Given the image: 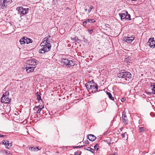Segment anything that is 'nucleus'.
I'll list each match as a JSON object with an SVG mask.
<instances>
[{
    "label": "nucleus",
    "mask_w": 155,
    "mask_h": 155,
    "mask_svg": "<svg viewBox=\"0 0 155 155\" xmlns=\"http://www.w3.org/2000/svg\"><path fill=\"white\" fill-rule=\"evenodd\" d=\"M127 135V134L126 132H125V133H124L123 134H122L121 136L123 138H124L125 137L126 135Z\"/></svg>",
    "instance_id": "nucleus-28"
},
{
    "label": "nucleus",
    "mask_w": 155,
    "mask_h": 155,
    "mask_svg": "<svg viewBox=\"0 0 155 155\" xmlns=\"http://www.w3.org/2000/svg\"><path fill=\"white\" fill-rule=\"evenodd\" d=\"M85 86L87 90L93 93L97 91L98 85L97 84L94 82L91 84H90V83L88 84H86Z\"/></svg>",
    "instance_id": "nucleus-1"
},
{
    "label": "nucleus",
    "mask_w": 155,
    "mask_h": 155,
    "mask_svg": "<svg viewBox=\"0 0 155 155\" xmlns=\"http://www.w3.org/2000/svg\"><path fill=\"white\" fill-rule=\"evenodd\" d=\"M106 25V26L107 27H108V26H109V25L108 24H106L105 25Z\"/></svg>",
    "instance_id": "nucleus-40"
},
{
    "label": "nucleus",
    "mask_w": 155,
    "mask_h": 155,
    "mask_svg": "<svg viewBox=\"0 0 155 155\" xmlns=\"http://www.w3.org/2000/svg\"><path fill=\"white\" fill-rule=\"evenodd\" d=\"M88 138L90 141H93L96 140V137L92 134H89L88 136Z\"/></svg>",
    "instance_id": "nucleus-16"
},
{
    "label": "nucleus",
    "mask_w": 155,
    "mask_h": 155,
    "mask_svg": "<svg viewBox=\"0 0 155 155\" xmlns=\"http://www.w3.org/2000/svg\"><path fill=\"white\" fill-rule=\"evenodd\" d=\"M94 7L93 6L91 5L88 10V12L90 13L91 11V9H94Z\"/></svg>",
    "instance_id": "nucleus-27"
},
{
    "label": "nucleus",
    "mask_w": 155,
    "mask_h": 155,
    "mask_svg": "<svg viewBox=\"0 0 155 155\" xmlns=\"http://www.w3.org/2000/svg\"><path fill=\"white\" fill-rule=\"evenodd\" d=\"M147 45H149L150 48H154L155 47V41L154 38H150L149 39Z\"/></svg>",
    "instance_id": "nucleus-9"
},
{
    "label": "nucleus",
    "mask_w": 155,
    "mask_h": 155,
    "mask_svg": "<svg viewBox=\"0 0 155 155\" xmlns=\"http://www.w3.org/2000/svg\"><path fill=\"white\" fill-rule=\"evenodd\" d=\"M29 150H30L31 151H35L36 150V148L33 147H29Z\"/></svg>",
    "instance_id": "nucleus-26"
},
{
    "label": "nucleus",
    "mask_w": 155,
    "mask_h": 155,
    "mask_svg": "<svg viewBox=\"0 0 155 155\" xmlns=\"http://www.w3.org/2000/svg\"><path fill=\"white\" fill-rule=\"evenodd\" d=\"M87 9H85V11H87Z\"/></svg>",
    "instance_id": "nucleus-44"
},
{
    "label": "nucleus",
    "mask_w": 155,
    "mask_h": 155,
    "mask_svg": "<svg viewBox=\"0 0 155 155\" xmlns=\"http://www.w3.org/2000/svg\"><path fill=\"white\" fill-rule=\"evenodd\" d=\"M98 145L97 144H96L94 146V148L95 149H96L97 150H98Z\"/></svg>",
    "instance_id": "nucleus-30"
},
{
    "label": "nucleus",
    "mask_w": 155,
    "mask_h": 155,
    "mask_svg": "<svg viewBox=\"0 0 155 155\" xmlns=\"http://www.w3.org/2000/svg\"><path fill=\"white\" fill-rule=\"evenodd\" d=\"M35 67L30 66V65H28L26 68V71L28 73L33 72Z\"/></svg>",
    "instance_id": "nucleus-12"
},
{
    "label": "nucleus",
    "mask_w": 155,
    "mask_h": 155,
    "mask_svg": "<svg viewBox=\"0 0 155 155\" xmlns=\"http://www.w3.org/2000/svg\"><path fill=\"white\" fill-rule=\"evenodd\" d=\"M38 61L35 59L29 60L27 61V63L28 64V65H30V66L35 65L38 64Z\"/></svg>",
    "instance_id": "nucleus-10"
},
{
    "label": "nucleus",
    "mask_w": 155,
    "mask_h": 155,
    "mask_svg": "<svg viewBox=\"0 0 155 155\" xmlns=\"http://www.w3.org/2000/svg\"><path fill=\"white\" fill-rule=\"evenodd\" d=\"M139 130L140 133L146 130L145 128L144 127H139Z\"/></svg>",
    "instance_id": "nucleus-21"
},
{
    "label": "nucleus",
    "mask_w": 155,
    "mask_h": 155,
    "mask_svg": "<svg viewBox=\"0 0 155 155\" xmlns=\"http://www.w3.org/2000/svg\"><path fill=\"white\" fill-rule=\"evenodd\" d=\"M9 141H8L7 140L5 141V140H3V144H4L5 145H7V143H9Z\"/></svg>",
    "instance_id": "nucleus-29"
},
{
    "label": "nucleus",
    "mask_w": 155,
    "mask_h": 155,
    "mask_svg": "<svg viewBox=\"0 0 155 155\" xmlns=\"http://www.w3.org/2000/svg\"><path fill=\"white\" fill-rule=\"evenodd\" d=\"M18 13L20 15H24L26 14L28 11L29 9L24 8L22 7H19L17 8Z\"/></svg>",
    "instance_id": "nucleus-7"
},
{
    "label": "nucleus",
    "mask_w": 155,
    "mask_h": 155,
    "mask_svg": "<svg viewBox=\"0 0 155 155\" xmlns=\"http://www.w3.org/2000/svg\"><path fill=\"white\" fill-rule=\"evenodd\" d=\"M105 104V105H106V103H105V104Z\"/></svg>",
    "instance_id": "nucleus-47"
},
{
    "label": "nucleus",
    "mask_w": 155,
    "mask_h": 155,
    "mask_svg": "<svg viewBox=\"0 0 155 155\" xmlns=\"http://www.w3.org/2000/svg\"><path fill=\"white\" fill-rule=\"evenodd\" d=\"M125 100V99L124 98H122L121 99V101L122 102H124Z\"/></svg>",
    "instance_id": "nucleus-36"
},
{
    "label": "nucleus",
    "mask_w": 155,
    "mask_h": 155,
    "mask_svg": "<svg viewBox=\"0 0 155 155\" xmlns=\"http://www.w3.org/2000/svg\"><path fill=\"white\" fill-rule=\"evenodd\" d=\"M36 150H37V151L39 150L38 148V147H36Z\"/></svg>",
    "instance_id": "nucleus-39"
},
{
    "label": "nucleus",
    "mask_w": 155,
    "mask_h": 155,
    "mask_svg": "<svg viewBox=\"0 0 155 155\" xmlns=\"http://www.w3.org/2000/svg\"><path fill=\"white\" fill-rule=\"evenodd\" d=\"M49 38L51 37V36H50V35H49Z\"/></svg>",
    "instance_id": "nucleus-45"
},
{
    "label": "nucleus",
    "mask_w": 155,
    "mask_h": 155,
    "mask_svg": "<svg viewBox=\"0 0 155 155\" xmlns=\"http://www.w3.org/2000/svg\"><path fill=\"white\" fill-rule=\"evenodd\" d=\"M87 20V22H92L93 23H94L95 22V21L94 19H88L87 20Z\"/></svg>",
    "instance_id": "nucleus-23"
},
{
    "label": "nucleus",
    "mask_w": 155,
    "mask_h": 155,
    "mask_svg": "<svg viewBox=\"0 0 155 155\" xmlns=\"http://www.w3.org/2000/svg\"><path fill=\"white\" fill-rule=\"evenodd\" d=\"M3 96L1 98V101L2 103L5 104H9L11 101V99L9 98V93L8 91L3 92Z\"/></svg>",
    "instance_id": "nucleus-3"
},
{
    "label": "nucleus",
    "mask_w": 155,
    "mask_h": 155,
    "mask_svg": "<svg viewBox=\"0 0 155 155\" xmlns=\"http://www.w3.org/2000/svg\"><path fill=\"white\" fill-rule=\"evenodd\" d=\"M117 154L116 153H115L114 154H113L112 155H117Z\"/></svg>",
    "instance_id": "nucleus-42"
},
{
    "label": "nucleus",
    "mask_w": 155,
    "mask_h": 155,
    "mask_svg": "<svg viewBox=\"0 0 155 155\" xmlns=\"http://www.w3.org/2000/svg\"><path fill=\"white\" fill-rule=\"evenodd\" d=\"M88 149H86L87 150L91 151L92 153H94V150L93 149L91 148V147H88Z\"/></svg>",
    "instance_id": "nucleus-25"
},
{
    "label": "nucleus",
    "mask_w": 155,
    "mask_h": 155,
    "mask_svg": "<svg viewBox=\"0 0 155 155\" xmlns=\"http://www.w3.org/2000/svg\"><path fill=\"white\" fill-rule=\"evenodd\" d=\"M87 20H86V21H84L83 22V25L84 26H86V24H87Z\"/></svg>",
    "instance_id": "nucleus-35"
},
{
    "label": "nucleus",
    "mask_w": 155,
    "mask_h": 155,
    "mask_svg": "<svg viewBox=\"0 0 155 155\" xmlns=\"http://www.w3.org/2000/svg\"><path fill=\"white\" fill-rule=\"evenodd\" d=\"M42 47L41 49L39 50V52L40 53L43 54L45 52L49 51L51 49V45L50 44H47V45H43L41 46Z\"/></svg>",
    "instance_id": "nucleus-5"
},
{
    "label": "nucleus",
    "mask_w": 155,
    "mask_h": 155,
    "mask_svg": "<svg viewBox=\"0 0 155 155\" xmlns=\"http://www.w3.org/2000/svg\"><path fill=\"white\" fill-rule=\"evenodd\" d=\"M44 108V105L43 104V106L42 107H41L40 105H39L38 106H35L33 109L35 113L40 114L42 110Z\"/></svg>",
    "instance_id": "nucleus-8"
},
{
    "label": "nucleus",
    "mask_w": 155,
    "mask_h": 155,
    "mask_svg": "<svg viewBox=\"0 0 155 155\" xmlns=\"http://www.w3.org/2000/svg\"><path fill=\"white\" fill-rule=\"evenodd\" d=\"M37 94V99L38 101V102L40 103H41V102L43 103L42 100L41 98V97L40 96V95H41V94L40 93H38L37 92L36 93Z\"/></svg>",
    "instance_id": "nucleus-17"
},
{
    "label": "nucleus",
    "mask_w": 155,
    "mask_h": 155,
    "mask_svg": "<svg viewBox=\"0 0 155 155\" xmlns=\"http://www.w3.org/2000/svg\"><path fill=\"white\" fill-rule=\"evenodd\" d=\"M5 135H3L0 134V137H5Z\"/></svg>",
    "instance_id": "nucleus-37"
},
{
    "label": "nucleus",
    "mask_w": 155,
    "mask_h": 155,
    "mask_svg": "<svg viewBox=\"0 0 155 155\" xmlns=\"http://www.w3.org/2000/svg\"><path fill=\"white\" fill-rule=\"evenodd\" d=\"M25 38L26 39L25 41H26V43L27 44L32 43L31 40V39L28 38L26 37H25Z\"/></svg>",
    "instance_id": "nucleus-20"
},
{
    "label": "nucleus",
    "mask_w": 155,
    "mask_h": 155,
    "mask_svg": "<svg viewBox=\"0 0 155 155\" xmlns=\"http://www.w3.org/2000/svg\"><path fill=\"white\" fill-rule=\"evenodd\" d=\"M78 146H73V148L74 149V148H77L78 147Z\"/></svg>",
    "instance_id": "nucleus-38"
},
{
    "label": "nucleus",
    "mask_w": 155,
    "mask_h": 155,
    "mask_svg": "<svg viewBox=\"0 0 155 155\" xmlns=\"http://www.w3.org/2000/svg\"><path fill=\"white\" fill-rule=\"evenodd\" d=\"M60 62L61 64L66 66L67 67L70 68L74 65V62L71 60H69L68 59L61 58Z\"/></svg>",
    "instance_id": "nucleus-2"
},
{
    "label": "nucleus",
    "mask_w": 155,
    "mask_h": 155,
    "mask_svg": "<svg viewBox=\"0 0 155 155\" xmlns=\"http://www.w3.org/2000/svg\"><path fill=\"white\" fill-rule=\"evenodd\" d=\"M151 87H152V91L153 94H155V87L154 85H151Z\"/></svg>",
    "instance_id": "nucleus-22"
},
{
    "label": "nucleus",
    "mask_w": 155,
    "mask_h": 155,
    "mask_svg": "<svg viewBox=\"0 0 155 155\" xmlns=\"http://www.w3.org/2000/svg\"><path fill=\"white\" fill-rule=\"evenodd\" d=\"M124 72H121L117 74V77L119 78H125L126 80H127V78H130L131 75V74L127 71H124Z\"/></svg>",
    "instance_id": "nucleus-4"
},
{
    "label": "nucleus",
    "mask_w": 155,
    "mask_h": 155,
    "mask_svg": "<svg viewBox=\"0 0 155 155\" xmlns=\"http://www.w3.org/2000/svg\"><path fill=\"white\" fill-rule=\"evenodd\" d=\"M50 41V40L48 39V37H45L44 39V41L40 44V46L43 45L44 44L47 45V44H50L49 43Z\"/></svg>",
    "instance_id": "nucleus-13"
},
{
    "label": "nucleus",
    "mask_w": 155,
    "mask_h": 155,
    "mask_svg": "<svg viewBox=\"0 0 155 155\" xmlns=\"http://www.w3.org/2000/svg\"><path fill=\"white\" fill-rule=\"evenodd\" d=\"M89 33L91 34L93 32V30L92 29H91V30H88Z\"/></svg>",
    "instance_id": "nucleus-32"
},
{
    "label": "nucleus",
    "mask_w": 155,
    "mask_h": 155,
    "mask_svg": "<svg viewBox=\"0 0 155 155\" xmlns=\"http://www.w3.org/2000/svg\"><path fill=\"white\" fill-rule=\"evenodd\" d=\"M126 61H127V62H130V61H128V60H125Z\"/></svg>",
    "instance_id": "nucleus-41"
},
{
    "label": "nucleus",
    "mask_w": 155,
    "mask_h": 155,
    "mask_svg": "<svg viewBox=\"0 0 155 155\" xmlns=\"http://www.w3.org/2000/svg\"><path fill=\"white\" fill-rule=\"evenodd\" d=\"M42 106H43V105H42L41 104V105H40L41 107H42Z\"/></svg>",
    "instance_id": "nucleus-43"
},
{
    "label": "nucleus",
    "mask_w": 155,
    "mask_h": 155,
    "mask_svg": "<svg viewBox=\"0 0 155 155\" xmlns=\"http://www.w3.org/2000/svg\"><path fill=\"white\" fill-rule=\"evenodd\" d=\"M8 146L11 147L12 146V144L9 143H7Z\"/></svg>",
    "instance_id": "nucleus-34"
},
{
    "label": "nucleus",
    "mask_w": 155,
    "mask_h": 155,
    "mask_svg": "<svg viewBox=\"0 0 155 155\" xmlns=\"http://www.w3.org/2000/svg\"><path fill=\"white\" fill-rule=\"evenodd\" d=\"M26 39L25 38V37L23 38H22L19 41L21 44H24L26 43V41H25Z\"/></svg>",
    "instance_id": "nucleus-19"
},
{
    "label": "nucleus",
    "mask_w": 155,
    "mask_h": 155,
    "mask_svg": "<svg viewBox=\"0 0 155 155\" xmlns=\"http://www.w3.org/2000/svg\"><path fill=\"white\" fill-rule=\"evenodd\" d=\"M57 132H58V133H59V131H58V130H57Z\"/></svg>",
    "instance_id": "nucleus-46"
},
{
    "label": "nucleus",
    "mask_w": 155,
    "mask_h": 155,
    "mask_svg": "<svg viewBox=\"0 0 155 155\" xmlns=\"http://www.w3.org/2000/svg\"><path fill=\"white\" fill-rule=\"evenodd\" d=\"M123 121L124 124H128V121L127 119V117L126 114V113L124 112H123L122 114Z\"/></svg>",
    "instance_id": "nucleus-14"
},
{
    "label": "nucleus",
    "mask_w": 155,
    "mask_h": 155,
    "mask_svg": "<svg viewBox=\"0 0 155 155\" xmlns=\"http://www.w3.org/2000/svg\"><path fill=\"white\" fill-rule=\"evenodd\" d=\"M11 0H0V8L3 9L10 4Z\"/></svg>",
    "instance_id": "nucleus-6"
},
{
    "label": "nucleus",
    "mask_w": 155,
    "mask_h": 155,
    "mask_svg": "<svg viewBox=\"0 0 155 155\" xmlns=\"http://www.w3.org/2000/svg\"><path fill=\"white\" fill-rule=\"evenodd\" d=\"M127 15H126V19H129V20H131V19L130 18V15L129 14H128V12H127Z\"/></svg>",
    "instance_id": "nucleus-24"
},
{
    "label": "nucleus",
    "mask_w": 155,
    "mask_h": 155,
    "mask_svg": "<svg viewBox=\"0 0 155 155\" xmlns=\"http://www.w3.org/2000/svg\"><path fill=\"white\" fill-rule=\"evenodd\" d=\"M5 152L7 154V155H12V154L10 153V152L9 151H6Z\"/></svg>",
    "instance_id": "nucleus-31"
},
{
    "label": "nucleus",
    "mask_w": 155,
    "mask_h": 155,
    "mask_svg": "<svg viewBox=\"0 0 155 155\" xmlns=\"http://www.w3.org/2000/svg\"><path fill=\"white\" fill-rule=\"evenodd\" d=\"M106 94H107V95H108V97L110 99L112 100L113 101H114V97H112V95L110 92H107Z\"/></svg>",
    "instance_id": "nucleus-18"
},
{
    "label": "nucleus",
    "mask_w": 155,
    "mask_h": 155,
    "mask_svg": "<svg viewBox=\"0 0 155 155\" xmlns=\"http://www.w3.org/2000/svg\"><path fill=\"white\" fill-rule=\"evenodd\" d=\"M74 154L75 155H81V151H79L78 154L77 152H75Z\"/></svg>",
    "instance_id": "nucleus-33"
},
{
    "label": "nucleus",
    "mask_w": 155,
    "mask_h": 155,
    "mask_svg": "<svg viewBox=\"0 0 155 155\" xmlns=\"http://www.w3.org/2000/svg\"><path fill=\"white\" fill-rule=\"evenodd\" d=\"M127 12L126 11L125 13H119V14L121 20L124 21L126 20V15H127Z\"/></svg>",
    "instance_id": "nucleus-15"
},
{
    "label": "nucleus",
    "mask_w": 155,
    "mask_h": 155,
    "mask_svg": "<svg viewBox=\"0 0 155 155\" xmlns=\"http://www.w3.org/2000/svg\"><path fill=\"white\" fill-rule=\"evenodd\" d=\"M134 37H124L123 38V40L126 42L127 43H131L134 39Z\"/></svg>",
    "instance_id": "nucleus-11"
}]
</instances>
